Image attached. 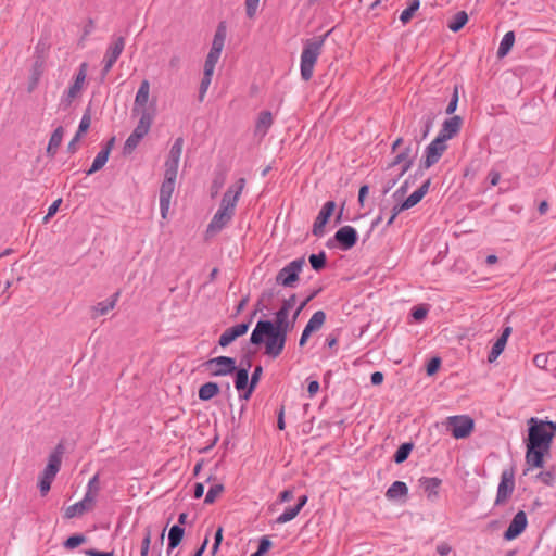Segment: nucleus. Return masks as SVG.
<instances>
[{"label":"nucleus","mask_w":556,"mask_h":556,"mask_svg":"<svg viewBox=\"0 0 556 556\" xmlns=\"http://www.w3.org/2000/svg\"><path fill=\"white\" fill-rule=\"evenodd\" d=\"M527 424L526 463L530 467L542 468L544 466V456L549 453L556 434V421L531 417Z\"/></svg>","instance_id":"nucleus-1"},{"label":"nucleus","mask_w":556,"mask_h":556,"mask_svg":"<svg viewBox=\"0 0 556 556\" xmlns=\"http://www.w3.org/2000/svg\"><path fill=\"white\" fill-rule=\"evenodd\" d=\"M244 186L245 179L239 178L235 185L227 189L222 198L219 208L207 225V235H215L222 231L224 227L231 220L235 214L237 202L242 193Z\"/></svg>","instance_id":"nucleus-2"},{"label":"nucleus","mask_w":556,"mask_h":556,"mask_svg":"<svg viewBox=\"0 0 556 556\" xmlns=\"http://www.w3.org/2000/svg\"><path fill=\"white\" fill-rule=\"evenodd\" d=\"M287 342V336L270 328L267 324L260 319L256 323L250 336V343L253 345H265V354L273 359L277 358L283 351Z\"/></svg>","instance_id":"nucleus-3"},{"label":"nucleus","mask_w":556,"mask_h":556,"mask_svg":"<svg viewBox=\"0 0 556 556\" xmlns=\"http://www.w3.org/2000/svg\"><path fill=\"white\" fill-rule=\"evenodd\" d=\"M330 31L323 36L307 39L304 42V47L301 53V78L304 81H308L313 77L314 66L321 53L323 46Z\"/></svg>","instance_id":"nucleus-4"},{"label":"nucleus","mask_w":556,"mask_h":556,"mask_svg":"<svg viewBox=\"0 0 556 556\" xmlns=\"http://www.w3.org/2000/svg\"><path fill=\"white\" fill-rule=\"evenodd\" d=\"M64 454V445L63 443H59L54 451L50 454L48 464L42 471V475L39 480V491L42 496L47 495V493L51 489V483L54 480L55 476L60 471L62 465V456Z\"/></svg>","instance_id":"nucleus-5"},{"label":"nucleus","mask_w":556,"mask_h":556,"mask_svg":"<svg viewBox=\"0 0 556 556\" xmlns=\"http://www.w3.org/2000/svg\"><path fill=\"white\" fill-rule=\"evenodd\" d=\"M149 91L148 80H141V139L149 132L156 116V100L149 102Z\"/></svg>","instance_id":"nucleus-6"},{"label":"nucleus","mask_w":556,"mask_h":556,"mask_svg":"<svg viewBox=\"0 0 556 556\" xmlns=\"http://www.w3.org/2000/svg\"><path fill=\"white\" fill-rule=\"evenodd\" d=\"M305 264L304 256L291 261L277 273L276 283L285 288H294Z\"/></svg>","instance_id":"nucleus-7"},{"label":"nucleus","mask_w":556,"mask_h":556,"mask_svg":"<svg viewBox=\"0 0 556 556\" xmlns=\"http://www.w3.org/2000/svg\"><path fill=\"white\" fill-rule=\"evenodd\" d=\"M227 36V28L225 22H220L216 28L212 47L210 52L205 59L204 70H208V72L215 71V66L220 58L222 51L224 49L225 40Z\"/></svg>","instance_id":"nucleus-8"},{"label":"nucleus","mask_w":556,"mask_h":556,"mask_svg":"<svg viewBox=\"0 0 556 556\" xmlns=\"http://www.w3.org/2000/svg\"><path fill=\"white\" fill-rule=\"evenodd\" d=\"M88 64L86 62L79 65L78 71L74 75V81L61 97L60 105L64 109L72 105L73 101L79 97L84 90L87 77Z\"/></svg>","instance_id":"nucleus-9"},{"label":"nucleus","mask_w":556,"mask_h":556,"mask_svg":"<svg viewBox=\"0 0 556 556\" xmlns=\"http://www.w3.org/2000/svg\"><path fill=\"white\" fill-rule=\"evenodd\" d=\"M446 428L455 439L468 438L475 429V421L468 415L450 416Z\"/></svg>","instance_id":"nucleus-10"},{"label":"nucleus","mask_w":556,"mask_h":556,"mask_svg":"<svg viewBox=\"0 0 556 556\" xmlns=\"http://www.w3.org/2000/svg\"><path fill=\"white\" fill-rule=\"evenodd\" d=\"M177 172L164 170V180L160 188V210L163 218L167 217L170 200L176 186Z\"/></svg>","instance_id":"nucleus-11"},{"label":"nucleus","mask_w":556,"mask_h":556,"mask_svg":"<svg viewBox=\"0 0 556 556\" xmlns=\"http://www.w3.org/2000/svg\"><path fill=\"white\" fill-rule=\"evenodd\" d=\"M212 377L231 375L237 370L236 359L229 356L210 358L202 365Z\"/></svg>","instance_id":"nucleus-12"},{"label":"nucleus","mask_w":556,"mask_h":556,"mask_svg":"<svg viewBox=\"0 0 556 556\" xmlns=\"http://www.w3.org/2000/svg\"><path fill=\"white\" fill-rule=\"evenodd\" d=\"M332 240L337 242L340 250L349 251L357 243L358 233L354 227L343 226L339 228L333 238L327 242L328 248L332 247Z\"/></svg>","instance_id":"nucleus-13"},{"label":"nucleus","mask_w":556,"mask_h":556,"mask_svg":"<svg viewBox=\"0 0 556 556\" xmlns=\"http://www.w3.org/2000/svg\"><path fill=\"white\" fill-rule=\"evenodd\" d=\"M446 149V142L435 137L425 149V159L420 163V168L428 169L437 164Z\"/></svg>","instance_id":"nucleus-14"},{"label":"nucleus","mask_w":556,"mask_h":556,"mask_svg":"<svg viewBox=\"0 0 556 556\" xmlns=\"http://www.w3.org/2000/svg\"><path fill=\"white\" fill-rule=\"evenodd\" d=\"M515 489V471L513 468L505 469L501 475V481L497 486L495 505L505 503L513 494Z\"/></svg>","instance_id":"nucleus-15"},{"label":"nucleus","mask_w":556,"mask_h":556,"mask_svg":"<svg viewBox=\"0 0 556 556\" xmlns=\"http://www.w3.org/2000/svg\"><path fill=\"white\" fill-rule=\"evenodd\" d=\"M290 313L276 312L274 320L263 319L265 324L274 328L275 330L283 333L288 337V333L291 332L295 326L296 319L299 317V313H293L291 318H289Z\"/></svg>","instance_id":"nucleus-16"},{"label":"nucleus","mask_w":556,"mask_h":556,"mask_svg":"<svg viewBox=\"0 0 556 556\" xmlns=\"http://www.w3.org/2000/svg\"><path fill=\"white\" fill-rule=\"evenodd\" d=\"M336 202L334 201H327L321 210L319 211L317 217L315 218V222L313 224L312 232L316 237H321L325 233V227L327 223L329 222L330 217L334 213L336 210Z\"/></svg>","instance_id":"nucleus-17"},{"label":"nucleus","mask_w":556,"mask_h":556,"mask_svg":"<svg viewBox=\"0 0 556 556\" xmlns=\"http://www.w3.org/2000/svg\"><path fill=\"white\" fill-rule=\"evenodd\" d=\"M125 47V39L123 37H116L113 42L109 46L105 55L103 58V74H108L113 67Z\"/></svg>","instance_id":"nucleus-18"},{"label":"nucleus","mask_w":556,"mask_h":556,"mask_svg":"<svg viewBox=\"0 0 556 556\" xmlns=\"http://www.w3.org/2000/svg\"><path fill=\"white\" fill-rule=\"evenodd\" d=\"M528 519L523 510H519L511 519L508 528L504 532V539L506 541H513L517 539L527 528Z\"/></svg>","instance_id":"nucleus-19"},{"label":"nucleus","mask_w":556,"mask_h":556,"mask_svg":"<svg viewBox=\"0 0 556 556\" xmlns=\"http://www.w3.org/2000/svg\"><path fill=\"white\" fill-rule=\"evenodd\" d=\"M250 328V321H243L226 329L218 339V345L226 348L239 337L244 336Z\"/></svg>","instance_id":"nucleus-20"},{"label":"nucleus","mask_w":556,"mask_h":556,"mask_svg":"<svg viewBox=\"0 0 556 556\" xmlns=\"http://www.w3.org/2000/svg\"><path fill=\"white\" fill-rule=\"evenodd\" d=\"M463 124V118L458 115H454L447 119H445L442 124V128L439 131L438 136L440 139L444 140L445 142L453 137H455Z\"/></svg>","instance_id":"nucleus-21"},{"label":"nucleus","mask_w":556,"mask_h":556,"mask_svg":"<svg viewBox=\"0 0 556 556\" xmlns=\"http://www.w3.org/2000/svg\"><path fill=\"white\" fill-rule=\"evenodd\" d=\"M93 502H94V496L91 494L90 491H88L81 501H79L66 508L64 517L67 519H71L76 516L84 515L86 511H88L92 508Z\"/></svg>","instance_id":"nucleus-22"},{"label":"nucleus","mask_w":556,"mask_h":556,"mask_svg":"<svg viewBox=\"0 0 556 556\" xmlns=\"http://www.w3.org/2000/svg\"><path fill=\"white\" fill-rule=\"evenodd\" d=\"M182 147H184V138L182 137L176 138V140L174 141V143L169 150L168 157L165 162V165H164L165 170H172V172L178 173V165H179V160H180V156L182 153Z\"/></svg>","instance_id":"nucleus-23"},{"label":"nucleus","mask_w":556,"mask_h":556,"mask_svg":"<svg viewBox=\"0 0 556 556\" xmlns=\"http://www.w3.org/2000/svg\"><path fill=\"white\" fill-rule=\"evenodd\" d=\"M410 152L412 148L408 146L403 151H401L389 164V168L402 164L399 177L404 176L414 164V157L410 155Z\"/></svg>","instance_id":"nucleus-24"},{"label":"nucleus","mask_w":556,"mask_h":556,"mask_svg":"<svg viewBox=\"0 0 556 556\" xmlns=\"http://www.w3.org/2000/svg\"><path fill=\"white\" fill-rule=\"evenodd\" d=\"M419 486L427 494L429 500H434L439 495V489L442 484V480L438 477H421L418 480Z\"/></svg>","instance_id":"nucleus-25"},{"label":"nucleus","mask_w":556,"mask_h":556,"mask_svg":"<svg viewBox=\"0 0 556 556\" xmlns=\"http://www.w3.org/2000/svg\"><path fill=\"white\" fill-rule=\"evenodd\" d=\"M119 296V292H115L110 298L98 302L96 305L91 306V318H98L100 316L106 315L110 311H112L117 302V299Z\"/></svg>","instance_id":"nucleus-26"},{"label":"nucleus","mask_w":556,"mask_h":556,"mask_svg":"<svg viewBox=\"0 0 556 556\" xmlns=\"http://www.w3.org/2000/svg\"><path fill=\"white\" fill-rule=\"evenodd\" d=\"M510 334H511V327H509V326L505 327L503 329L500 338L495 341V343L493 344V346L488 355V361L490 363L495 362L497 359V357L503 353Z\"/></svg>","instance_id":"nucleus-27"},{"label":"nucleus","mask_w":556,"mask_h":556,"mask_svg":"<svg viewBox=\"0 0 556 556\" xmlns=\"http://www.w3.org/2000/svg\"><path fill=\"white\" fill-rule=\"evenodd\" d=\"M271 125H273L271 113L269 111L261 112L257 117L256 124H255V129H254L255 136H260L261 138H263L267 134V131L271 127Z\"/></svg>","instance_id":"nucleus-28"},{"label":"nucleus","mask_w":556,"mask_h":556,"mask_svg":"<svg viewBox=\"0 0 556 556\" xmlns=\"http://www.w3.org/2000/svg\"><path fill=\"white\" fill-rule=\"evenodd\" d=\"M184 535L185 529L181 526L174 525L170 527L168 532L167 554H169L172 549L176 548L181 543Z\"/></svg>","instance_id":"nucleus-29"},{"label":"nucleus","mask_w":556,"mask_h":556,"mask_svg":"<svg viewBox=\"0 0 556 556\" xmlns=\"http://www.w3.org/2000/svg\"><path fill=\"white\" fill-rule=\"evenodd\" d=\"M64 135V129L62 126H59L54 129L52 132L48 147H47V154L49 156H54L58 152L59 147L61 146L62 139Z\"/></svg>","instance_id":"nucleus-30"},{"label":"nucleus","mask_w":556,"mask_h":556,"mask_svg":"<svg viewBox=\"0 0 556 556\" xmlns=\"http://www.w3.org/2000/svg\"><path fill=\"white\" fill-rule=\"evenodd\" d=\"M408 494V488L403 481H394L386 492L389 500H399Z\"/></svg>","instance_id":"nucleus-31"},{"label":"nucleus","mask_w":556,"mask_h":556,"mask_svg":"<svg viewBox=\"0 0 556 556\" xmlns=\"http://www.w3.org/2000/svg\"><path fill=\"white\" fill-rule=\"evenodd\" d=\"M220 389L217 382H206L202 384L199 389L198 395L201 401H210L217 394H219Z\"/></svg>","instance_id":"nucleus-32"},{"label":"nucleus","mask_w":556,"mask_h":556,"mask_svg":"<svg viewBox=\"0 0 556 556\" xmlns=\"http://www.w3.org/2000/svg\"><path fill=\"white\" fill-rule=\"evenodd\" d=\"M138 146H139V125L134 128L132 132L125 141L124 147L122 149V155L124 157L131 155Z\"/></svg>","instance_id":"nucleus-33"},{"label":"nucleus","mask_w":556,"mask_h":556,"mask_svg":"<svg viewBox=\"0 0 556 556\" xmlns=\"http://www.w3.org/2000/svg\"><path fill=\"white\" fill-rule=\"evenodd\" d=\"M514 43H515V33L511 30L507 31L500 42V46L497 49V56L498 58L506 56L510 52Z\"/></svg>","instance_id":"nucleus-34"},{"label":"nucleus","mask_w":556,"mask_h":556,"mask_svg":"<svg viewBox=\"0 0 556 556\" xmlns=\"http://www.w3.org/2000/svg\"><path fill=\"white\" fill-rule=\"evenodd\" d=\"M468 22V14L465 11H459L448 21L447 27L453 33L459 31Z\"/></svg>","instance_id":"nucleus-35"},{"label":"nucleus","mask_w":556,"mask_h":556,"mask_svg":"<svg viewBox=\"0 0 556 556\" xmlns=\"http://www.w3.org/2000/svg\"><path fill=\"white\" fill-rule=\"evenodd\" d=\"M110 153L101 149L96 155L90 168L86 172V174L92 175L98 170L102 169L109 160Z\"/></svg>","instance_id":"nucleus-36"},{"label":"nucleus","mask_w":556,"mask_h":556,"mask_svg":"<svg viewBox=\"0 0 556 556\" xmlns=\"http://www.w3.org/2000/svg\"><path fill=\"white\" fill-rule=\"evenodd\" d=\"M326 321V314L324 311L315 312L306 324L305 328L311 330V332L318 331Z\"/></svg>","instance_id":"nucleus-37"},{"label":"nucleus","mask_w":556,"mask_h":556,"mask_svg":"<svg viewBox=\"0 0 556 556\" xmlns=\"http://www.w3.org/2000/svg\"><path fill=\"white\" fill-rule=\"evenodd\" d=\"M413 447H414V444L412 442H405V443L401 444L393 455L394 463H396V464L404 463L408 458Z\"/></svg>","instance_id":"nucleus-38"},{"label":"nucleus","mask_w":556,"mask_h":556,"mask_svg":"<svg viewBox=\"0 0 556 556\" xmlns=\"http://www.w3.org/2000/svg\"><path fill=\"white\" fill-rule=\"evenodd\" d=\"M434 119H435V116L433 113H428L421 117V119H420L421 129H420V137H419L418 141H422L428 137V135L433 126Z\"/></svg>","instance_id":"nucleus-39"},{"label":"nucleus","mask_w":556,"mask_h":556,"mask_svg":"<svg viewBox=\"0 0 556 556\" xmlns=\"http://www.w3.org/2000/svg\"><path fill=\"white\" fill-rule=\"evenodd\" d=\"M308 262L314 270H323L327 265V256L325 251H320L317 254H311L308 256Z\"/></svg>","instance_id":"nucleus-40"},{"label":"nucleus","mask_w":556,"mask_h":556,"mask_svg":"<svg viewBox=\"0 0 556 556\" xmlns=\"http://www.w3.org/2000/svg\"><path fill=\"white\" fill-rule=\"evenodd\" d=\"M419 7H420L419 0H412L410 3L408 4V7L402 11V13L400 15V21L403 24H407L413 18L414 14L419 9Z\"/></svg>","instance_id":"nucleus-41"},{"label":"nucleus","mask_w":556,"mask_h":556,"mask_svg":"<svg viewBox=\"0 0 556 556\" xmlns=\"http://www.w3.org/2000/svg\"><path fill=\"white\" fill-rule=\"evenodd\" d=\"M235 377V388L238 391H243L249 388V374H247V369H237Z\"/></svg>","instance_id":"nucleus-42"},{"label":"nucleus","mask_w":556,"mask_h":556,"mask_svg":"<svg viewBox=\"0 0 556 556\" xmlns=\"http://www.w3.org/2000/svg\"><path fill=\"white\" fill-rule=\"evenodd\" d=\"M300 514V507L299 506H292L285 509V511L279 515L275 522L278 525H282L286 522H289L293 520L298 515Z\"/></svg>","instance_id":"nucleus-43"},{"label":"nucleus","mask_w":556,"mask_h":556,"mask_svg":"<svg viewBox=\"0 0 556 556\" xmlns=\"http://www.w3.org/2000/svg\"><path fill=\"white\" fill-rule=\"evenodd\" d=\"M213 72H208V70H204L203 71V77H202V80H201V84H200V89H199V100L202 102L203 99H204V96L212 83V77H213Z\"/></svg>","instance_id":"nucleus-44"},{"label":"nucleus","mask_w":556,"mask_h":556,"mask_svg":"<svg viewBox=\"0 0 556 556\" xmlns=\"http://www.w3.org/2000/svg\"><path fill=\"white\" fill-rule=\"evenodd\" d=\"M224 485L222 483H216L210 486L204 503L205 504H213L217 496H219L224 492Z\"/></svg>","instance_id":"nucleus-45"},{"label":"nucleus","mask_w":556,"mask_h":556,"mask_svg":"<svg viewBox=\"0 0 556 556\" xmlns=\"http://www.w3.org/2000/svg\"><path fill=\"white\" fill-rule=\"evenodd\" d=\"M90 125H91V110L88 106L86 109L85 113L83 114V117L80 119L78 130L76 134H78V136H83L89 129Z\"/></svg>","instance_id":"nucleus-46"},{"label":"nucleus","mask_w":556,"mask_h":556,"mask_svg":"<svg viewBox=\"0 0 556 556\" xmlns=\"http://www.w3.org/2000/svg\"><path fill=\"white\" fill-rule=\"evenodd\" d=\"M85 542L86 536L84 534H74L67 538V540L64 542V547L67 549H73Z\"/></svg>","instance_id":"nucleus-47"},{"label":"nucleus","mask_w":556,"mask_h":556,"mask_svg":"<svg viewBox=\"0 0 556 556\" xmlns=\"http://www.w3.org/2000/svg\"><path fill=\"white\" fill-rule=\"evenodd\" d=\"M458 100H459L458 86L455 85L452 97H451L447 108L445 110V113L447 115H452L456 111L457 105H458Z\"/></svg>","instance_id":"nucleus-48"},{"label":"nucleus","mask_w":556,"mask_h":556,"mask_svg":"<svg viewBox=\"0 0 556 556\" xmlns=\"http://www.w3.org/2000/svg\"><path fill=\"white\" fill-rule=\"evenodd\" d=\"M441 358L438 356L432 357L426 366V372L428 376H433L440 369Z\"/></svg>","instance_id":"nucleus-49"},{"label":"nucleus","mask_w":556,"mask_h":556,"mask_svg":"<svg viewBox=\"0 0 556 556\" xmlns=\"http://www.w3.org/2000/svg\"><path fill=\"white\" fill-rule=\"evenodd\" d=\"M260 0H245V14L249 18H254L257 13Z\"/></svg>","instance_id":"nucleus-50"},{"label":"nucleus","mask_w":556,"mask_h":556,"mask_svg":"<svg viewBox=\"0 0 556 556\" xmlns=\"http://www.w3.org/2000/svg\"><path fill=\"white\" fill-rule=\"evenodd\" d=\"M422 198L424 197L416 190L403 201L404 206H406L409 210L414 207L416 204H418L422 200Z\"/></svg>","instance_id":"nucleus-51"},{"label":"nucleus","mask_w":556,"mask_h":556,"mask_svg":"<svg viewBox=\"0 0 556 556\" xmlns=\"http://www.w3.org/2000/svg\"><path fill=\"white\" fill-rule=\"evenodd\" d=\"M427 314H428V308L425 305H418V306L413 307V309H412V317L417 321L424 320L426 318Z\"/></svg>","instance_id":"nucleus-52"},{"label":"nucleus","mask_w":556,"mask_h":556,"mask_svg":"<svg viewBox=\"0 0 556 556\" xmlns=\"http://www.w3.org/2000/svg\"><path fill=\"white\" fill-rule=\"evenodd\" d=\"M295 301H296V295L291 294L288 299H285L282 301L281 306L278 309V312L290 313V311L293 308V306L295 304Z\"/></svg>","instance_id":"nucleus-53"},{"label":"nucleus","mask_w":556,"mask_h":556,"mask_svg":"<svg viewBox=\"0 0 556 556\" xmlns=\"http://www.w3.org/2000/svg\"><path fill=\"white\" fill-rule=\"evenodd\" d=\"M273 543L271 541L269 540V538L267 535H264L258 541V546H257V551L258 553H261L262 555H265L269 548L271 547Z\"/></svg>","instance_id":"nucleus-54"},{"label":"nucleus","mask_w":556,"mask_h":556,"mask_svg":"<svg viewBox=\"0 0 556 556\" xmlns=\"http://www.w3.org/2000/svg\"><path fill=\"white\" fill-rule=\"evenodd\" d=\"M321 291V288H318L314 291L311 292V294L304 300L301 302V304L295 308V311L293 313H299V315L301 314V312L305 308V306L313 300L315 299L319 292Z\"/></svg>","instance_id":"nucleus-55"},{"label":"nucleus","mask_w":556,"mask_h":556,"mask_svg":"<svg viewBox=\"0 0 556 556\" xmlns=\"http://www.w3.org/2000/svg\"><path fill=\"white\" fill-rule=\"evenodd\" d=\"M262 374H263V368L261 365H257L252 375H251V378L249 379L250 383L249 386L252 387V388H256L261 377H262Z\"/></svg>","instance_id":"nucleus-56"},{"label":"nucleus","mask_w":556,"mask_h":556,"mask_svg":"<svg viewBox=\"0 0 556 556\" xmlns=\"http://www.w3.org/2000/svg\"><path fill=\"white\" fill-rule=\"evenodd\" d=\"M536 479L546 485H552L555 476L551 471H541L536 475Z\"/></svg>","instance_id":"nucleus-57"},{"label":"nucleus","mask_w":556,"mask_h":556,"mask_svg":"<svg viewBox=\"0 0 556 556\" xmlns=\"http://www.w3.org/2000/svg\"><path fill=\"white\" fill-rule=\"evenodd\" d=\"M62 203V199H58L55 200L48 208V212L46 214V216L43 217V222H48L52 216H54L60 207Z\"/></svg>","instance_id":"nucleus-58"},{"label":"nucleus","mask_w":556,"mask_h":556,"mask_svg":"<svg viewBox=\"0 0 556 556\" xmlns=\"http://www.w3.org/2000/svg\"><path fill=\"white\" fill-rule=\"evenodd\" d=\"M409 184H410V177H408L403 184L402 186L393 193V198L399 200L401 199L404 194H406L408 188H409Z\"/></svg>","instance_id":"nucleus-59"},{"label":"nucleus","mask_w":556,"mask_h":556,"mask_svg":"<svg viewBox=\"0 0 556 556\" xmlns=\"http://www.w3.org/2000/svg\"><path fill=\"white\" fill-rule=\"evenodd\" d=\"M294 497V492L292 489H286L278 495V503L290 502Z\"/></svg>","instance_id":"nucleus-60"},{"label":"nucleus","mask_w":556,"mask_h":556,"mask_svg":"<svg viewBox=\"0 0 556 556\" xmlns=\"http://www.w3.org/2000/svg\"><path fill=\"white\" fill-rule=\"evenodd\" d=\"M251 366H252L251 353L248 352L247 354H244L241 357L240 367L238 369H247V374H249V370H250Z\"/></svg>","instance_id":"nucleus-61"},{"label":"nucleus","mask_w":556,"mask_h":556,"mask_svg":"<svg viewBox=\"0 0 556 556\" xmlns=\"http://www.w3.org/2000/svg\"><path fill=\"white\" fill-rule=\"evenodd\" d=\"M319 391V382L317 380H312L308 382L307 392L309 397H314Z\"/></svg>","instance_id":"nucleus-62"},{"label":"nucleus","mask_w":556,"mask_h":556,"mask_svg":"<svg viewBox=\"0 0 556 556\" xmlns=\"http://www.w3.org/2000/svg\"><path fill=\"white\" fill-rule=\"evenodd\" d=\"M87 556H114V552H102L94 548H89L85 551Z\"/></svg>","instance_id":"nucleus-63"},{"label":"nucleus","mask_w":556,"mask_h":556,"mask_svg":"<svg viewBox=\"0 0 556 556\" xmlns=\"http://www.w3.org/2000/svg\"><path fill=\"white\" fill-rule=\"evenodd\" d=\"M452 547L448 543L442 542L437 546V552L441 556H446L451 553Z\"/></svg>","instance_id":"nucleus-64"}]
</instances>
